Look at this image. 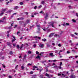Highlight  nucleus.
Returning <instances> with one entry per match:
<instances>
[{"mask_svg": "<svg viewBox=\"0 0 78 78\" xmlns=\"http://www.w3.org/2000/svg\"><path fill=\"white\" fill-rule=\"evenodd\" d=\"M76 76L74 75H71L70 76V77L71 78H75Z\"/></svg>", "mask_w": 78, "mask_h": 78, "instance_id": "obj_8", "label": "nucleus"}, {"mask_svg": "<svg viewBox=\"0 0 78 78\" xmlns=\"http://www.w3.org/2000/svg\"><path fill=\"white\" fill-rule=\"evenodd\" d=\"M36 58L39 59H41V57L38 55L36 57Z\"/></svg>", "mask_w": 78, "mask_h": 78, "instance_id": "obj_18", "label": "nucleus"}, {"mask_svg": "<svg viewBox=\"0 0 78 78\" xmlns=\"http://www.w3.org/2000/svg\"><path fill=\"white\" fill-rule=\"evenodd\" d=\"M36 27H37L38 28H41V26H40V24L36 25Z\"/></svg>", "mask_w": 78, "mask_h": 78, "instance_id": "obj_22", "label": "nucleus"}, {"mask_svg": "<svg viewBox=\"0 0 78 78\" xmlns=\"http://www.w3.org/2000/svg\"><path fill=\"white\" fill-rule=\"evenodd\" d=\"M58 68H59V69H62V67L60 66H58Z\"/></svg>", "mask_w": 78, "mask_h": 78, "instance_id": "obj_44", "label": "nucleus"}, {"mask_svg": "<svg viewBox=\"0 0 78 78\" xmlns=\"http://www.w3.org/2000/svg\"><path fill=\"white\" fill-rule=\"evenodd\" d=\"M45 62H46V60L41 62V63H42L43 64H44V66H46V65H45V64L44 63Z\"/></svg>", "mask_w": 78, "mask_h": 78, "instance_id": "obj_14", "label": "nucleus"}, {"mask_svg": "<svg viewBox=\"0 0 78 78\" xmlns=\"http://www.w3.org/2000/svg\"><path fill=\"white\" fill-rule=\"evenodd\" d=\"M9 78H12V76H9Z\"/></svg>", "mask_w": 78, "mask_h": 78, "instance_id": "obj_64", "label": "nucleus"}, {"mask_svg": "<svg viewBox=\"0 0 78 78\" xmlns=\"http://www.w3.org/2000/svg\"><path fill=\"white\" fill-rule=\"evenodd\" d=\"M54 34H55V33H51L49 36V37H51L53 36Z\"/></svg>", "mask_w": 78, "mask_h": 78, "instance_id": "obj_7", "label": "nucleus"}, {"mask_svg": "<svg viewBox=\"0 0 78 78\" xmlns=\"http://www.w3.org/2000/svg\"><path fill=\"white\" fill-rule=\"evenodd\" d=\"M55 52L56 53H58V50H56L55 51Z\"/></svg>", "mask_w": 78, "mask_h": 78, "instance_id": "obj_58", "label": "nucleus"}, {"mask_svg": "<svg viewBox=\"0 0 78 78\" xmlns=\"http://www.w3.org/2000/svg\"><path fill=\"white\" fill-rule=\"evenodd\" d=\"M16 48L17 49H19L20 48V46L19 45H17L16 46Z\"/></svg>", "mask_w": 78, "mask_h": 78, "instance_id": "obj_27", "label": "nucleus"}, {"mask_svg": "<svg viewBox=\"0 0 78 78\" xmlns=\"http://www.w3.org/2000/svg\"><path fill=\"white\" fill-rule=\"evenodd\" d=\"M62 76L61 77L62 78H64L66 77V75H64V74H62Z\"/></svg>", "mask_w": 78, "mask_h": 78, "instance_id": "obj_19", "label": "nucleus"}, {"mask_svg": "<svg viewBox=\"0 0 78 78\" xmlns=\"http://www.w3.org/2000/svg\"><path fill=\"white\" fill-rule=\"evenodd\" d=\"M2 66H3V67H4V68H5L6 67V66H5L4 65H3V64H2Z\"/></svg>", "mask_w": 78, "mask_h": 78, "instance_id": "obj_45", "label": "nucleus"}, {"mask_svg": "<svg viewBox=\"0 0 78 78\" xmlns=\"http://www.w3.org/2000/svg\"><path fill=\"white\" fill-rule=\"evenodd\" d=\"M44 44H40L39 45V47L41 48H43L44 47Z\"/></svg>", "mask_w": 78, "mask_h": 78, "instance_id": "obj_6", "label": "nucleus"}, {"mask_svg": "<svg viewBox=\"0 0 78 78\" xmlns=\"http://www.w3.org/2000/svg\"><path fill=\"white\" fill-rule=\"evenodd\" d=\"M52 61H53V62H56V61H57V60L55 59L53 60H52Z\"/></svg>", "mask_w": 78, "mask_h": 78, "instance_id": "obj_47", "label": "nucleus"}, {"mask_svg": "<svg viewBox=\"0 0 78 78\" xmlns=\"http://www.w3.org/2000/svg\"><path fill=\"white\" fill-rule=\"evenodd\" d=\"M75 45V44H73V43H71V46H72V45Z\"/></svg>", "mask_w": 78, "mask_h": 78, "instance_id": "obj_62", "label": "nucleus"}, {"mask_svg": "<svg viewBox=\"0 0 78 78\" xmlns=\"http://www.w3.org/2000/svg\"><path fill=\"white\" fill-rule=\"evenodd\" d=\"M7 45H8L9 47H10L11 48L12 47V46L11 45V43L8 42H7Z\"/></svg>", "mask_w": 78, "mask_h": 78, "instance_id": "obj_9", "label": "nucleus"}, {"mask_svg": "<svg viewBox=\"0 0 78 78\" xmlns=\"http://www.w3.org/2000/svg\"><path fill=\"white\" fill-rule=\"evenodd\" d=\"M24 69H25V67H24L23 66H21V69L22 70H24Z\"/></svg>", "mask_w": 78, "mask_h": 78, "instance_id": "obj_30", "label": "nucleus"}, {"mask_svg": "<svg viewBox=\"0 0 78 78\" xmlns=\"http://www.w3.org/2000/svg\"><path fill=\"white\" fill-rule=\"evenodd\" d=\"M58 46L59 47H61V44H59L58 45Z\"/></svg>", "mask_w": 78, "mask_h": 78, "instance_id": "obj_56", "label": "nucleus"}, {"mask_svg": "<svg viewBox=\"0 0 78 78\" xmlns=\"http://www.w3.org/2000/svg\"><path fill=\"white\" fill-rule=\"evenodd\" d=\"M19 23H20V25H22V22L20 21L19 22Z\"/></svg>", "mask_w": 78, "mask_h": 78, "instance_id": "obj_24", "label": "nucleus"}, {"mask_svg": "<svg viewBox=\"0 0 78 78\" xmlns=\"http://www.w3.org/2000/svg\"><path fill=\"white\" fill-rule=\"evenodd\" d=\"M12 37H13V39H13L12 41V42L13 43L14 42V41H15L16 40V39L15 38L16 37L13 35L12 36Z\"/></svg>", "mask_w": 78, "mask_h": 78, "instance_id": "obj_5", "label": "nucleus"}, {"mask_svg": "<svg viewBox=\"0 0 78 78\" xmlns=\"http://www.w3.org/2000/svg\"><path fill=\"white\" fill-rule=\"evenodd\" d=\"M48 65H49V66H47L46 67V68H47V67H50V66H51V65H50V63H48Z\"/></svg>", "mask_w": 78, "mask_h": 78, "instance_id": "obj_33", "label": "nucleus"}, {"mask_svg": "<svg viewBox=\"0 0 78 78\" xmlns=\"http://www.w3.org/2000/svg\"><path fill=\"white\" fill-rule=\"evenodd\" d=\"M19 8V7L18 6H15L14 7V9H16H16H18Z\"/></svg>", "mask_w": 78, "mask_h": 78, "instance_id": "obj_12", "label": "nucleus"}, {"mask_svg": "<svg viewBox=\"0 0 78 78\" xmlns=\"http://www.w3.org/2000/svg\"><path fill=\"white\" fill-rule=\"evenodd\" d=\"M17 14V12L15 13H14L13 14V16H14V15H16Z\"/></svg>", "mask_w": 78, "mask_h": 78, "instance_id": "obj_55", "label": "nucleus"}, {"mask_svg": "<svg viewBox=\"0 0 78 78\" xmlns=\"http://www.w3.org/2000/svg\"><path fill=\"white\" fill-rule=\"evenodd\" d=\"M33 71H31L30 73V74H31V75L33 74Z\"/></svg>", "mask_w": 78, "mask_h": 78, "instance_id": "obj_59", "label": "nucleus"}, {"mask_svg": "<svg viewBox=\"0 0 78 78\" xmlns=\"http://www.w3.org/2000/svg\"><path fill=\"white\" fill-rule=\"evenodd\" d=\"M36 77V75H33V76L32 77V78H35Z\"/></svg>", "mask_w": 78, "mask_h": 78, "instance_id": "obj_29", "label": "nucleus"}, {"mask_svg": "<svg viewBox=\"0 0 78 78\" xmlns=\"http://www.w3.org/2000/svg\"><path fill=\"white\" fill-rule=\"evenodd\" d=\"M62 62H61L60 64L59 65L60 66H62Z\"/></svg>", "mask_w": 78, "mask_h": 78, "instance_id": "obj_52", "label": "nucleus"}, {"mask_svg": "<svg viewBox=\"0 0 78 78\" xmlns=\"http://www.w3.org/2000/svg\"><path fill=\"white\" fill-rule=\"evenodd\" d=\"M22 45L20 47V49H22L23 48V44H22Z\"/></svg>", "mask_w": 78, "mask_h": 78, "instance_id": "obj_40", "label": "nucleus"}, {"mask_svg": "<svg viewBox=\"0 0 78 78\" xmlns=\"http://www.w3.org/2000/svg\"><path fill=\"white\" fill-rule=\"evenodd\" d=\"M39 52H38L37 51H36V55H38V54H39Z\"/></svg>", "mask_w": 78, "mask_h": 78, "instance_id": "obj_49", "label": "nucleus"}, {"mask_svg": "<svg viewBox=\"0 0 78 78\" xmlns=\"http://www.w3.org/2000/svg\"><path fill=\"white\" fill-rule=\"evenodd\" d=\"M17 25H15L14 26V28H17Z\"/></svg>", "mask_w": 78, "mask_h": 78, "instance_id": "obj_51", "label": "nucleus"}, {"mask_svg": "<svg viewBox=\"0 0 78 78\" xmlns=\"http://www.w3.org/2000/svg\"><path fill=\"white\" fill-rule=\"evenodd\" d=\"M33 68L34 69H33V70H35V68H37V66H33Z\"/></svg>", "mask_w": 78, "mask_h": 78, "instance_id": "obj_17", "label": "nucleus"}, {"mask_svg": "<svg viewBox=\"0 0 78 78\" xmlns=\"http://www.w3.org/2000/svg\"><path fill=\"white\" fill-rule=\"evenodd\" d=\"M6 9H2V10L1 11V12H2L0 14V16H2V15L3 14V13H4V12H5V11Z\"/></svg>", "mask_w": 78, "mask_h": 78, "instance_id": "obj_2", "label": "nucleus"}, {"mask_svg": "<svg viewBox=\"0 0 78 78\" xmlns=\"http://www.w3.org/2000/svg\"><path fill=\"white\" fill-rule=\"evenodd\" d=\"M37 8V6H35L34 7V9H36Z\"/></svg>", "mask_w": 78, "mask_h": 78, "instance_id": "obj_42", "label": "nucleus"}, {"mask_svg": "<svg viewBox=\"0 0 78 78\" xmlns=\"http://www.w3.org/2000/svg\"><path fill=\"white\" fill-rule=\"evenodd\" d=\"M68 7L69 8V9H72V8H73V7H72V6L70 5H69L68 6Z\"/></svg>", "mask_w": 78, "mask_h": 78, "instance_id": "obj_23", "label": "nucleus"}, {"mask_svg": "<svg viewBox=\"0 0 78 78\" xmlns=\"http://www.w3.org/2000/svg\"><path fill=\"white\" fill-rule=\"evenodd\" d=\"M53 16H54V15H52L51 17V18L52 19V18H53Z\"/></svg>", "mask_w": 78, "mask_h": 78, "instance_id": "obj_60", "label": "nucleus"}, {"mask_svg": "<svg viewBox=\"0 0 78 78\" xmlns=\"http://www.w3.org/2000/svg\"><path fill=\"white\" fill-rule=\"evenodd\" d=\"M9 54H10V55H13V52L12 51H9Z\"/></svg>", "mask_w": 78, "mask_h": 78, "instance_id": "obj_20", "label": "nucleus"}, {"mask_svg": "<svg viewBox=\"0 0 78 78\" xmlns=\"http://www.w3.org/2000/svg\"><path fill=\"white\" fill-rule=\"evenodd\" d=\"M69 61V59H65L64 61Z\"/></svg>", "mask_w": 78, "mask_h": 78, "instance_id": "obj_57", "label": "nucleus"}, {"mask_svg": "<svg viewBox=\"0 0 78 78\" xmlns=\"http://www.w3.org/2000/svg\"><path fill=\"white\" fill-rule=\"evenodd\" d=\"M72 21H73V22L74 23L76 22V20H75V19H74L72 20Z\"/></svg>", "mask_w": 78, "mask_h": 78, "instance_id": "obj_35", "label": "nucleus"}, {"mask_svg": "<svg viewBox=\"0 0 78 78\" xmlns=\"http://www.w3.org/2000/svg\"><path fill=\"white\" fill-rule=\"evenodd\" d=\"M11 12H12V10H9L6 12V13H9V14H10Z\"/></svg>", "mask_w": 78, "mask_h": 78, "instance_id": "obj_16", "label": "nucleus"}, {"mask_svg": "<svg viewBox=\"0 0 78 78\" xmlns=\"http://www.w3.org/2000/svg\"><path fill=\"white\" fill-rule=\"evenodd\" d=\"M49 15V14H48V13H46L45 14L44 18H45V20H47V19H48V17Z\"/></svg>", "mask_w": 78, "mask_h": 78, "instance_id": "obj_1", "label": "nucleus"}, {"mask_svg": "<svg viewBox=\"0 0 78 78\" xmlns=\"http://www.w3.org/2000/svg\"><path fill=\"white\" fill-rule=\"evenodd\" d=\"M20 5H23V3L22 2H21L20 3Z\"/></svg>", "mask_w": 78, "mask_h": 78, "instance_id": "obj_37", "label": "nucleus"}, {"mask_svg": "<svg viewBox=\"0 0 78 78\" xmlns=\"http://www.w3.org/2000/svg\"><path fill=\"white\" fill-rule=\"evenodd\" d=\"M66 26H69L70 25V24L69 23H66Z\"/></svg>", "mask_w": 78, "mask_h": 78, "instance_id": "obj_39", "label": "nucleus"}, {"mask_svg": "<svg viewBox=\"0 0 78 78\" xmlns=\"http://www.w3.org/2000/svg\"><path fill=\"white\" fill-rule=\"evenodd\" d=\"M28 54H30H30H31V51H28Z\"/></svg>", "mask_w": 78, "mask_h": 78, "instance_id": "obj_28", "label": "nucleus"}, {"mask_svg": "<svg viewBox=\"0 0 78 78\" xmlns=\"http://www.w3.org/2000/svg\"><path fill=\"white\" fill-rule=\"evenodd\" d=\"M76 16H77V17H78V13H76Z\"/></svg>", "mask_w": 78, "mask_h": 78, "instance_id": "obj_63", "label": "nucleus"}, {"mask_svg": "<svg viewBox=\"0 0 78 78\" xmlns=\"http://www.w3.org/2000/svg\"><path fill=\"white\" fill-rule=\"evenodd\" d=\"M63 33V31H60V35L62 34Z\"/></svg>", "mask_w": 78, "mask_h": 78, "instance_id": "obj_43", "label": "nucleus"}, {"mask_svg": "<svg viewBox=\"0 0 78 78\" xmlns=\"http://www.w3.org/2000/svg\"><path fill=\"white\" fill-rule=\"evenodd\" d=\"M49 72H50V73H53V71L51 70H49Z\"/></svg>", "mask_w": 78, "mask_h": 78, "instance_id": "obj_53", "label": "nucleus"}, {"mask_svg": "<svg viewBox=\"0 0 78 78\" xmlns=\"http://www.w3.org/2000/svg\"><path fill=\"white\" fill-rule=\"evenodd\" d=\"M40 14H43V13H44V12H43L42 11H41L40 12Z\"/></svg>", "mask_w": 78, "mask_h": 78, "instance_id": "obj_50", "label": "nucleus"}, {"mask_svg": "<svg viewBox=\"0 0 78 78\" xmlns=\"http://www.w3.org/2000/svg\"><path fill=\"white\" fill-rule=\"evenodd\" d=\"M55 23V21H52L50 22V24L52 27H54V26H53V25H54V23Z\"/></svg>", "mask_w": 78, "mask_h": 78, "instance_id": "obj_3", "label": "nucleus"}, {"mask_svg": "<svg viewBox=\"0 0 78 78\" xmlns=\"http://www.w3.org/2000/svg\"><path fill=\"white\" fill-rule=\"evenodd\" d=\"M42 41L43 42H46V41H47V39L45 38H44V39H42Z\"/></svg>", "mask_w": 78, "mask_h": 78, "instance_id": "obj_15", "label": "nucleus"}, {"mask_svg": "<svg viewBox=\"0 0 78 78\" xmlns=\"http://www.w3.org/2000/svg\"><path fill=\"white\" fill-rule=\"evenodd\" d=\"M25 13L26 14V15H28V12H25Z\"/></svg>", "mask_w": 78, "mask_h": 78, "instance_id": "obj_61", "label": "nucleus"}, {"mask_svg": "<svg viewBox=\"0 0 78 78\" xmlns=\"http://www.w3.org/2000/svg\"><path fill=\"white\" fill-rule=\"evenodd\" d=\"M57 36H58V37H59V35H58L55 34V37H57Z\"/></svg>", "mask_w": 78, "mask_h": 78, "instance_id": "obj_38", "label": "nucleus"}, {"mask_svg": "<svg viewBox=\"0 0 78 78\" xmlns=\"http://www.w3.org/2000/svg\"><path fill=\"white\" fill-rule=\"evenodd\" d=\"M27 58V55H24V58H23V59H25Z\"/></svg>", "mask_w": 78, "mask_h": 78, "instance_id": "obj_25", "label": "nucleus"}, {"mask_svg": "<svg viewBox=\"0 0 78 78\" xmlns=\"http://www.w3.org/2000/svg\"><path fill=\"white\" fill-rule=\"evenodd\" d=\"M33 47H34V48H36V44H34L33 45Z\"/></svg>", "mask_w": 78, "mask_h": 78, "instance_id": "obj_41", "label": "nucleus"}, {"mask_svg": "<svg viewBox=\"0 0 78 78\" xmlns=\"http://www.w3.org/2000/svg\"><path fill=\"white\" fill-rule=\"evenodd\" d=\"M45 75L46 76H48V77H49V78H50V77L49 76V75L47 73H46L45 74Z\"/></svg>", "mask_w": 78, "mask_h": 78, "instance_id": "obj_26", "label": "nucleus"}, {"mask_svg": "<svg viewBox=\"0 0 78 78\" xmlns=\"http://www.w3.org/2000/svg\"><path fill=\"white\" fill-rule=\"evenodd\" d=\"M39 76L40 77H40V78H43V76H44V75H43V74H41V75Z\"/></svg>", "mask_w": 78, "mask_h": 78, "instance_id": "obj_21", "label": "nucleus"}, {"mask_svg": "<svg viewBox=\"0 0 78 78\" xmlns=\"http://www.w3.org/2000/svg\"><path fill=\"white\" fill-rule=\"evenodd\" d=\"M70 36L71 37H75V36L73 34H71Z\"/></svg>", "mask_w": 78, "mask_h": 78, "instance_id": "obj_31", "label": "nucleus"}, {"mask_svg": "<svg viewBox=\"0 0 78 78\" xmlns=\"http://www.w3.org/2000/svg\"><path fill=\"white\" fill-rule=\"evenodd\" d=\"M6 18V17L5 16L2 19V20H0V23L1 22H4L5 21V19Z\"/></svg>", "mask_w": 78, "mask_h": 78, "instance_id": "obj_4", "label": "nucleus"}, {"mask_svg": "<svg viewBox=\"0 0 78 78\" xmlns=\"http://www.w3.org/2000/svg\"><path fill=\"white\" fill-rule=\"evenodd\" d=\"M37 30H37V33H39L40 31H41V29H40V28H37Z\"/></svg>", "mask_w": 78, "mask_h": 78, "instance_id": "obj_10", "label": "nucleus"}, {"mask_svg": "<svg viewBox=\"0 0 78 78\" xmlns=\"http://www.w3.org/2000/svg\"><path fill=\"white\" fill-rule=\"evenodd\" d=\"M49 55H50V56H51V57L53 56V53H49Z\"/></svg>", "mask_w": 78, "mask_h": 78, "instance_id": "obj_13", "label": "nucleus"}, {"mask_svg": "<svg viewBox=\"0 0 78 78\" xmlns=\"http://www.w3.org/2000/svg\"><path fill=\"white\" fill-rule=\"evenodd\" d=\"M44 52H41V53L40 54V56H42V54H44Z\"/></svg>", "mask_w": 78, "mask_h": 78, "instance_id": "obj_34", "label": "nucleus"}, {"mask_svg": "<svg viewBox=\"0 0 78 78\" xmlns=\"http://www.w3.org/2000/svg\"><path fill=\"white\" fill-rule=\"evenodd\" d=\"M13 47H15L16 46V43H15L14 44H12Z\"/></svg>", "mask_w": 78, "mask_h": 78, "instance_id": "obj_48", "label": "nucleus"}, {"mask_svg": "<svg viewBox=\"0 0 78 78\" xmlns=\"http://www.w3.org/2000/svg\"><path fill=\"white\" fill-rule=\"evenodd\" d=\"M58 66L57 65H55L54 66L53 68H58Z\"/></svg>", "mask_w": 78, "mask_h": 78, "instance_id": "obj_32", "label": "nucleus"}, {"mask_svg": "<svg viewBox=\"0 0 78 78\" xmlns=\"http://www.w3.org/2000/svg\"><path fill=\"white\" fill-rule=\"evenodd\" d=\"M20 20H23L24 19V18L23 17H21L20 18Z\"/></svg>", "mask_w": 78, "mask_h": 78, "instance_id": "obj_54", "label": "nucleus"}, {"mask_svg": "<svg viewBox=\"0 0 78 78\" xmlns=\"http://www.w3.org/2000/svg\"><path fill=\"white\" fill-rule=\"evenodd\" d=\"M34 37V38H35L37 39V38H38V36H35V37Z\"/></svg>", "mask_w": 78, "mask_h": 78, "instance_id": "obj_46", "label": "nucleus"}, {"mask_svg": "<svg viewBox=\"0 0 78 78\" xmlns=\"http://www.w3.org/2000/svg\"><path fill=\"white\" fill-rule=\"evenodd\" d=\"M26 22L27 23H30V21L29 20H27L26 21Z\"/></svg>", "mask_w": 78, "mask_h": 78, "instance_id": "obj_36", "label": "nucleus"}, {"mask_svg": "<svg viewBox=\"0 0 78 78\" xmlns=\"http://www.w3.org/2000/svg\"><path fill=\"white\" fill-rule=\"evenodd\" d=\"M47 0H44V1H42V2H41V4H42L43 5L45 4V2L47 1Z\"/></svg>", "mask_w": 78, "mask_h": 78, "instance_id": "obj_11", "label": "nucleus"}]
</instances>
